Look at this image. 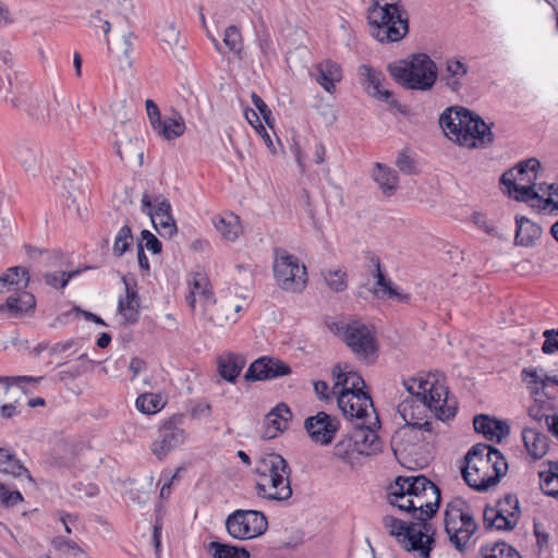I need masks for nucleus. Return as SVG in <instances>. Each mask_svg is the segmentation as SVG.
I'll return each mask as SVG.
<instances>
[{"label":"nucleus","instance_id":"nucleus-1","mask_svg":"<svg viewBox=\"0 0 558 558\" xmlns=\"http://www.w3.org/2000/svg\"><path fill=\"white\" fill-rule=\"evenodd\" d=\"M423 391L408 397L398 405V413L405 422L399 433L403 436L414 430L433 433V423L427 420L434 413L437 420L447 422L456 416L457 405L448 404V388L437 381H418Z\"/></svg>","mask_w":558,"mask_h":558},{"label":"nucleus","instance_id":"nucleus-2","mask_svg":"<svg viewBox=\"0 0 558 558\" xmlns=\"http://www.w3.org/2000/svg\"><path fill=\"white\" fill-rule=\"evenodd\" d=\"M439 124L447 136L460 146L486 148L495 140L492 124L464 107L447 108L439 117Z\"/></svg>","mask_w":558,"mask_h":558},{"label":"nucleus","instance_id":"nucleus-3","mask_svg":"<svg viewBox=\"0 0 558 558\" xmlns=\"http://www.w3.org/2000/svg\"><path fill=\"white\" fill-rule=\"evenodd\" d=\"M366 20L369 35L380 44L398 43L410 31L409 13L401 0H372Z\"/></svg>","mask_w":558,"mask_h":558},{"label":"nucleus","instance_id":"nucleus-4","mask_svg":"<svg viewBox=\"0 0 558 558\" xmlns=\"http://www.w3.org/2000/svg\"><path fill=\"white\" fill-rule=\"evenodd\" d=\"M255 473L259 477L255 485L259 498L281 502L292 497L291 468L281 454L271 452L260 457Z\"/></svg>","mask_w":558,"mask_h":558},{"label":"nucleus","instance_id":"nucleus-5","mask_svg":"<svg viewBox=\"0 0 558 558\" xmlns=\"http://www.w3.org/2000/svg\"><path fill=\"white\" fill-rule=\"evenodd\" d=\"M387 69L397 84L410 90H429L437 81V65L426 53L389 63Z\"/></svg>","mask_w":558,"mask_h":558},{"label":"nucleus","instance_id":"nucleus-6","mask_svg":"<svg viewBox=\"0 0 558 558\" xmlns=\"http://www.w3.org/2000/svg\"><path fill=\"white\" fill-rule=\"evenodd\" d=\"M274 277L277 286L292 293H301L307 284V271L299 257L283 248L275 250L272 265Z\"/></svg>","mask_w":558,"mask_h":558},{"label":"nucleus","instance_id":"nucleus-7","mask_svg":"<svg viewBox=\"0 0 558 558\" xmlns=\"http://www.w3.org/2000/svg\"><path fill=\"white\" fill-rule=\"evenodd\" d=\"M225 524L228 534L239 541L262 536L268 529L267 517L258 510L236 509L227 517Z\"/></svg>","mask_w":558,"mask_h":558},{"label":"nucleus","instance_id":"nucleus-8","mask_svg":"<svg viewBox=\"0 0 558 558\" xmlns=\"http://www.w3.org/2000/svg\"><path fill=\"white\" fill-rule=\"evenodd\" d=\"M12 97L8 98L13 108H22L28 118L35 122H46L49 117L48 102L45 97L33 95L27 82L13 83L10 75L7 76Z\"/></svg>","mask_w":558,"mask_h":558},{"label":"nucleus","instance_id":"nucleus-9","mask_svg":"<svg viewBox=\"0 0 558 558\" xmlns=\"http://www.w3.org/2000/svg\"><path fill=\"white\" fill-rule=\"evenodd\" d=\"M142 211L150 217L157 232L162 238H171L178 232L175 220L172 216L170 202L162 195H157L153 199L147 192L142 195Z\"/></svg>","mask_w":558,"mask_h":558},{"label":"nucleus","instance_id":"nucleus-10","mask_svg":"<svg viewBox=\"0 0 558 558\" xmlns=\"http://www.w3.org/2000/svg\"><path fill=\"white\" fill-rule=\"evenodd\" d=\"M344 343L359 356H369L378 351L375 333L359 320L347 323Z\"/></svg>","mask_w":558,"mask_h":558},{"label":"nucleus","instance_id":"nucleus-11","mask_svg":"<svg viewBox=\"0 0 558 558\" xmlns=\"http://www.w3.org/2000/svg\"><path fill=\"white\" fill-rule=\"evenodd\" d=\"M380 428L378 415H375V422L366 425L365 421L357 423L351 429V434L355 441V450L357 456H373L383 451V440L377 434Z\"/></svg>","mask_w":558,"mask_h":558},{"label":"nucleus","instance_id":"nucleus-12","mask_svg":"<svg viewBox=\"0 0 558 558\" xmlns=\"http://www.w3.org/2000/svg\"><path fill=\"white\" fill-rule=\"evenodd\" d=\"M304 428L312 441L323 446L330 445L340 428L337 417L320 411L305 418Z\"/></svg>","mask_w":558,"mask_h":558},{"label":"nucleus","instance_id":"nucleus-13","mask_svg":"<svg viewBox=\"0 0 558 558\" xmlns=\"http://www.w3.org/2000/svg\"><path fill=\"white\" fill-rule=\"evenodd\" d=\"M465 509H470L469 502L462 497H454L446 505L444 512L445 532L448 535L449 542L461 554L466 551L465 539H461L459 535V523Z\"/></svg>","mask_w":558,"mask_h":558},{"label":"nucleus","instance_id":"nucleus-14","mask_svg":"<svg viewBox=\"0 0 558 558\" xmlns=\"http://www.w3.org/2000/svg\"><path fill=\"white\" fill-rule=\"evenodd\" d=\"M289 364L268 356H262L250 364L244 374L246 381L269 380L291 374Z\"/></svg>","mask_w":558,"mask_h":558},{"label":"nucleus","instance_id":"nucleus-15","mask_svg":"<svg viewBox=\"0 0 558 558\" xmlns=\"http://www.w3.org/2000/svg\"><path fill=\"white\" fill-rule=\"evenodd\" d=\"M338 407L343 416L349 421L359 420L363 422L368 416V409L376 414L372 397L368 392L338 393Z\"/></svg>","mask_w":558,"mask_h":558},{"label":"nucleus","instance_id":"nucleus-16","mask_svg":"<svg viewBox=\"0 0 558 558\" xmlns=\"http://www.w3.org/2000/svg\"><path fill=\"white\" fill-rule=\"evenodd\" d=\"M184 439L185 432L177 426L174 418H170L159 428V435L151 445V451L161 460L170 451L183 444Z\"/></svg>","mask_w":558,"mask_h":558},{"label":"nucleus","instance_id":"nucleus-17","mask_svg":"<svg viewBox=\"0 0 558 558\" xmlns=\"http://www.w3.org/2000/svg\"><path fill=\"white\" fill-rule=\"evenodd\" d=\"M359 73L363 77V84L368 95L389 104L391 107H398V100L393 97V93L383 89L384 74L374 70L372 66L362 64Z\"/></svg>","mask_w":558,"mask_h":558},{"label":"nucleus","instance_id":"nucleus-18","mask_svg":"<svg viewBox=\"0 0 558 558\" xmlns=\"http://www.w3.org/2000/svg\"><path fill=\"white\" fill-rule=\"evenodd\" d=\"M515 506V511L512 512V515L510 517L506 515L502 510H496L492 506L487 505L484 508L483 512V525L486 531L490 530H497L502 532H510L512 531L521 515V509L520 506H517V504H513Z\"/></svg>","mask_w":558,"mask_h":558},{"label":"nucleus","instance_id":"nucleus-19","mask_svg":"<svg viewBox=\"0 0 558 558\" xmlns=\"http://www.w3.org/2000/svg\"><path fill=\"white\" fill-rule=\"evenodd\" d=\"M11 155L17 160L25 171H35L39 167L40 149L31 140L17 138L11 147Z\"/></svg>","mask_w":558,"mask_h":558},{"label":"nucleus","instance_id":"nucleus-20","mask_svg":"<svg viewBox=\"0 0 558 558\" xmlns=\"http://www.w3.org/2000/svg\"><path fill=\"white\" fill-rule=\"evenodd\" d=\"M408 532L404 538L399 539L405 551H417L422 558H430V554L435 547V538L429 535L425 539V532H417L416 524L409 522Z\"/></svg>","mask_w":558,"mask_h":558},{"label":"nucleus","instance_id":"nucleus-21","mask_svg":"<svg viewBox=\"0 0 558 558\" xmlns=\"http://www.w3.org/2000/svg\"><path fill=\"white\" fill-rule=\"evenodd\" d=\"M514 243L520 246H533L535 241L542 235V228L531 221L527 217L517 214Z\"/></svg>","mask_w":558,"mask_h":558},{"label":"nucleus","instance_id":"nucleus-22","mask_svg":"<svg viewBox=\"0 0 558 558\" xmlns=\"http://www.w3.org/2000/svg\"><path fill=\"white\" fill-rule=\"evenodd\" d=\"M469 73V66L462 58H449L446 61L445 72L441 74V82L452 92L459 93L462 88L461 78Z\"/></svg>","mask_w":558,"mask_h":558},{"label":"nucleus","instance_id":"nucleus-23","mask_svg":"<svg viewBox=\"0 0 558 558\" xmlns=\"http://www.w3.org/2000/svg\"><path fill=\"white\" fill-rule=\"evenodd\" d=\"M35 307L34 294L22 291L16 295H10L4 303L0 304V313L9 312L13 317H21L33 312Z\"/></svg>","mask_w":558,"mask_h":558},{"label":"nucleus","instance_id":"nucleus-24","mask_svg":"<svg viewBox=\"0 0 558 558\" xmlns=\"http://www.w3.org/2000/svg\"><path fill=\"white\" fill-rule=\"evenodd\" d=\"M522 439L527 453L534 459H542L549 449L548 437L541 430L533 427H525L522 430Z\"/></svg>","mask_w":558,"mask_h":558},{"label":"nucleus","instance_id":"nucleus-25","mask_svg":"<svg viewBox=\"0 0 558 558\" xmlns=\"http://www.w3.org/2000/svg\"><path fill=\"white\" fill-rule=\"evenodd\" d=\"M486 456L488 457L489 463H492L494 474H489V477L478 482L476 487L477 492H487L490 487L497 485L508 470L507 460L499 449L490 448V453Z\"/></svg>","mask_w":558,"mask_h":558},{"label":"nucleus","instance_id":"nucleus-26","mask_svg":"<svg viewBox=\"0 0 558 558\" xmlns=\"http://www.w3.org/2000/svg\"><path fill=\"white\" fill-rule=\"evenodd\" d=\"M332 375L336 377L335 388L341 386L339 393H360L365 392V381L363 377L353 371L342 372L339 364L332 368Z\"/></svg>","mask_w":558,"mask_h":558},{"label":"nucleus","instance_id":"nucleus-27","mask_svg":"<svg viewBox=\"0 0 558 558\" xmlns=\"http://www.w3.org/2000/svg\"><path fill=\"white\" fill-rule=\"evenodd\" d=\"M123 282L125 284V300L120 299L118 302V311L124 318V324L134 325L140 319L138 313V293L136 290L132 289L130 284L126 282L125 278H123Z\"/></svg>","mask_w":558,"mask_h":558},{"label":"nucleus","instance_id":"nucleus-28","mask_svg":"<svg viewBox=\"0 0 558 558\" xmlns=\"http://www.w3.org/2000/svg\"><path fill=\"white\" fill-rule=\"evenodd\" d=\"M372 177L374 181L378 184L384 195L390 197L396 193L398 189L399 178L393 169L389 168L384 163L376 162L374 166Z\"/></svg>","mask_w":558,"mask_h":558},{"label":"nucleus","instance_id":"nucleus-29","mask_svg":"<svg viewBox=\"0 0 558 558\" xmlns=\"http://www.w3.org/2000/svg\"><path fill=\"white\" fill-rule=\"evenodd\" d=\"M342 78L341 66L331 60L322 62L317 68L316 81L328 93L335 90V84Z\"/></svg>","mask_w":558,"mask_h":558},{"label":"nucleus","instance_id":"nucleus-30","mask_svg":"<svg viewBox=\"0 0 558 558\" xmlns=\"http://www.w3.org/2000/svg\"><path fill=\"white\" fill-rule=\"evenodd\" d=\"M244 366L245 359L239 354L229 353L218 359L219 375L228 383H235Z\"/></svg>","mask_w":558,"mask_h":558},{"label":"nucleus","instance_id":"nucleus-31","mask_svg":"<svg viewBox=\"0 0 558 558\" xmlns=\"http://www.w3.org/2000/svg\"><path fill=\"white\" fill-rule=\"evenodd\" d=\"M0 473L20 477L25 475L28 481L34 482L29 471L9 449L0 447Z\"/></svg>","mask_w":558,"mask_h":558},{"label":"nucleus","instance_id":"nucleus-32","mask_svg":"<svg viewBox=\"0 0 558 558\" xmlns=\"http://www.w3.org/2000/svg\"><path fill=\"white\" fill-rule=\"evenodd\" d=\"M477 558H522V556L505 541H497L483 544L478 549Z\"/></svg>","mask_w":558,"mask_h":558},{"label":"nucleus","instance_id":"nucleus-33","mask_svg":"<svg viewBox=\"0 0 558 558\" xmlns=\"http://www.w3.org/2000/svg\"><path fill=\"white\" fill-rule=\"evenodd\" d=\"M291 420L292 412L287 403L280 402L274 407L266 415V423L268 427H272L275 429V433L268 437L272 438L278 432L282 433L286 430L288 428V423Z\"/></svg>","mask_w":558,"mask_h":558},{"label":"nucleus","instance_id":"nucleus-34","mask_svg":"<svg viewBox=\"0 0 558 558\" xmlns=\"http://www.w3.org/2000/svg\"><path fill=\"white\" fill-rule=\"evenodd\" d=\"M207 551L211 555V558H251L250 551L244 546L220 541H211L207 545Z\"/></svg>","mask_w":558,"mask_h":558},{"label":"nucleus","instance_id":"nucleus-35","mask_svg":"<svg viewBox=\"0 0 558 558\" xmlns=\"http://www.w3.org/2000/svg\"><path fill=\"white\" fill-rule=\"evenodd\" d=\"M333 456L351 466L354 465V459L357 457V450H355V441L351 430L344 434L333 446Z\"/></svg>","mask_w":558,"mask_h":558},{"label":"nucleus","instance_id":"nucleus-36","mask_svg":"<svg viewBox=\"0 0 558 558\" xmlns=\"http://www.w3.org/2000/svg\"><path fill=\"white\" fill-rule=\"evenodd\" d=\"M20 278L24 279V288L29 282V272L27 268L22 266H13L8 268L3 274L0 275V293L9 291L14 284H19Z\"/></svg>","mask_w":558,"mask_h":558},{"label":"nucleus","instance_id":"nucleus-37","mask_svg":"<svg viewBox=\"0 0 558 558\" xmlns=\"http://www.w3.org/2000/svg\"><path fill=\"white\" fill-rule=\"evenodd\" d=\"M533 397L534 403L529 407V416L535 420L536 422L544 421L547 426L548 421H550L556 415V413H554V407L548 400H543V396Z\"/></svg>","mask_w":558,"mask_h":558},{"label":"nucleus","instance_id":"nucleus-38","mask_svg":"<svg viewBox=\"0 0 558 558\" xmlns=\"http://www.w3.org/2000/svg\"><path fill=\"white\" fill-rule=\"evenodd\" d=\"M490 448L495 447L487 444H476L472 446L464 457L468 468L476 469L475 466H489V460L486 454L490 453Z\"/></svg>","mask_w":558,"mask_h":558},{"label":"nucleus","instance_id":"nucleus-39","mask_svg":"<svg viewBox=\"0 0 558 558\" xmlns=\"http://www.w3.org/2000/svg\"><path fill=\"white\" fill-rule=\"evenodd\" d=\"M154 130L158 132L166 140H174L181 136L185 131L183 119L179 116L178 119L161 120L160 125H155Z\"/></svg>","mask_w":558,"mask_h":558},{"label":"nucleus","instance_id":"nucleus-40","mask_svg":"<svg viewBox=\"0 0 558 558\" xmlns=\"http://www.w3.org/2000/svg\"><path fill=\"white\" fill-rule=\"evenodd\" d=\"M135 405L144 414H155L163 408L165 403L160 395L145 392L136 398Z\"/></svg>","mask_w":558,"mask_h":558},{"label":"nucleus","instance_id":"nucleus-41","mask_svg":"<svg viewBox=\"0 0 558 558\" xmlns=\"http://www.w3.org/2000/svg\"><path fill=\"white\" fill-rule=\"evenodd\" d=\"M223 44L239 59L243 58V37L235 25H230L225 29Z\"/></svg>","mask_w":558,"mask_h":558},{"label":"nucleus","instance_id":"nucleus-42","mask_svg":"<svg viewBox=\"0 0 558 558\" xmlns=\"http://www.w3.org/2000/svg\"><path fill=\"white\" fill-rule=\"evenodd\" d=\"M405 478L408 480V483H405V485L407 492L409 493V497L418 498L423 496L427 489L433 490V485H436L423 474L405 476Z\"/></svg>","mask_w":558,"mask_h":558},{"label":"nucleus","instance_id":"nucleus-43","mask_svg":"<svg viewBox=\"0 0 558 558\" xmlns=\"http://www.w3.org/2000/svg\"><path fill=\"white\" fill-rule=\"evenodd\" d=\"M94 267L92 266H86L84 268H77L75 270H72V271H62L61 274L59 272H47L45 275V281L48 286H51L53 288H59V289H63L66 287V284L69 283V281L81 275L84 270H87V269H93Z\"/></svg>","mask_w":558,"mask_h":558},{"label":"nucleus","instance_id":"nucleus-44","mask_svg":"<svg viewBox=\"0 0 558 558\" xmlns=\"http://www.w3.org/2000/svg\"><path fill=\"white\" fill-rule=\"evenodd\" d=\"M133 243V234L129 225H124L118 231L113 243V255L121 257Z\"/></svg>","mask_w":558,"mask_h":558},{"label":"nucleus","instance_id":"nucleus-45","mask_svg":"<svg viewBox=\"0 0 558 558\" xmlns=\"http://www.w3.org/2000/svg\"><path fill=\"white\" fill-rule=\"evenodd\" d=\"M259 27L255 26V41L264 57H268L272 52L271 35L265 25L263 17H259Z\"/></svg>","mask_w":558,"mask_h":558},{"label":"nucleus","instance_id":"nucleus-46","mask_svg":"<svg viewBox=\"0 0 558 558\" xmlns=\"http://www.w3.org/2000/svg\"><path fill=\"white\" fill-rule=\"evenodd\" d=\"M459 527L460 538L465 539V546L468 547L469 541L478 530V524L470 509L463 510Z\"/></svg>","mask_w":558,"mask_h":558},{"label":"nucleus","instance_id":"nucleus-47","mask_svg":"<svg viewBox=\"0 0 558 558\" xmlns=\"http://www.w3.org/2000/svg\"><path fill=\"white\" fill-rule=\"evenodd\" d=\"M383 525L388 531V534L396 537L398 541L404 538V534L408 532L409 522L400 520L393 515L383 517Z\"/></svg>","mask_w":558,"mask_h":558},{"label":"nucleus","instance_id":"nucleus-48","mask_svg":"<svg viewBox=\"0 0 558 558\" xmlns=\"http://www.w3.org/2000/svg\"><path fill=\"white\" fill-rule=\"evenodd\" d=\"M327 286L335 292H342L348 288V275L345 271L328 270L323 272Z\"/></svg>","mask_w":558,"mask_h":558},{"label":"nucleus","instance_id":"nucleus-49","mask_svg":"<svg viewBox=\"0 0 558 558\" xmlns=\"http://www.w3.org/2000/svg\"><path fill=\"white\" fill-rule=\"evenodd\" d=\"M71 316H83L86 320L93 322L96 325L107 326L106 322L100 316L92 312L82 310L78 306H74L70 311L61 313L60 315H58L57 320L60 322L61 324H66Z\"/></svg>","mask_w":558,"mask_h":558},{"label":"nucleus","instance_id":"nucleus-50","mask_svg":"<svg viewBox=\"0 0 558 558\" xmlns=\"http://www.w3.org/2000/svg\"><path fill=\"white\" fill-rule=\"evenodd\" d=\"M538 476L543 493L558 499V473L553 471H541Z\"/></svg>","mask_w":558,"mask_h":558},{"label":"nucleus","instance_id":"nucleus-51","mask_svg":"<svg viewBox=\"0 0 558 558\" xmlns=\"http://www.w3.org/2000/svg\"><path fill=\"white\" fill-rule=\"evenodd\" d=\"M432 493L435 496L434 501H427L416 507L417 515H422L426 519H433L436 515L441 502V490L437 485H433Z\"/></svg>","mask_w":558,"mask_h":558},{"label":"nucleus","instance_id":"nucleus-52","mask_svg":"<svg viewBox=\"0 0 558 558\" xmlns=\"http://www.w3.org/2000/svg\"><path fill=\"white\" fill-rule=\"evenodd\" d=\"M405 483H408L405 476L399 475L393 483L390 484L387 497L390 505L397 504L398 500H403L409 496Z\"/></svg>","mask_w":558,"mask_h":558},{"label":"nucleus","instance_id":"nucleus-53","mask_svg":"<svg viewBox=\"0 0 558 558\" xmlns=\"http://www.w3.org/2000/svg\"><path fill=\"white\" fill-rule=\"evenodd\" d=\"M476 469H469L468 464L462 468V477L466 485L472 489L477 492V484L482 480L489 477V474L482 472L484 469H488V466H475Z\"/></svg>","mask_w":558,"mask_h":558},{"label":"nucleus","instance_id":"nucleus-54","mask_svg":"<svg viewBox=\"0 0 558 558\" xmlns=\"http://www.w3.org/2000/svg\"><path fill=\"white\" fill-rule=\"evenodd\" d=\"M511 197L518 202L524 203L530 201H537L542 205V196L534 190V184L515 185Z\"/></svg>","mask_w":558,"mask_h":558},{"label":"nucleus","instance_id":"nucleus-55","mask_svg":"<svg viewBox=\"0 0 558 558\" xmlns=\"http://www.w3.org/2000/svg\"><path fill=\"white\" fill-rule=\"evenodd\" d=\"M493 417L487 414H477L473 418L474 430L478 434H482L486 439L493 440Z\"/></svg>","mask_w":558,"mask_h":558},{"label":"nucleus","instance_id":"nucleus-56","mask_svg":"<svg viewBox=\"0 0 558 558\" xmlns=\"http://www.w3.org/2000/svg\"><path fill=\"white\" fill-rule=\"evenodd\" d=\"M24 501L20 490H10L5 484L0 485V504L3 508H11Z\"/></svg>","mask_w":558,"mask_h":558},{"label":"nucleus","instance_id":"nucleus-57","mask_svg":"<svg viewBox=\"0 0 558 558\" xmlns=\"http://www.w3.org/2000/svg\"><path fill=\"white\" fill-rule=\"evenodd\" d=\"M51 546L59 551H71L74 556L83 554V549L72 539L64 536H56L51 539Z\"/></svg>","mask_w":558,"mask_h":558},{"label":"nucleus","instance_id":"nucleus-58","mask_svg":"<svg viewBox=\"0 0 558 558\" xmlns=\"http://www.w3.org/2000/svg\"><path fill=\"white\" fill-rule=\"evenodd\" d=\"M214 225L225 239L234 241L238 238L239 228L231 221H227L225 218H215Z\"/></svg>","mask_w":558,"mask_h":558},{"label":"nucleus","instance_id":"nucleus-59","mask_svg":"<svg viewBox=\"0 0 558 558\" xmlns=\"http://www.w3.org/2000/svg\"><path fill=\"white\" fill-rule=\"evenodd\" d=\"M251 98H252L253 105L257 109L258 113L260 114V117L263 118L265 123L269 128H274L275 118L272 116L270 108L267 106V104L256 93H252Z\"/></svg>","mask_w":558,"mask_h":558},{"label":"nucleus","instance_id":"nucleus-60","mask_svg":"<svg viewBox=\"0 0 558 558\" xmlns=\"http://www.w3.org/2000/svg\"><path fill=\"white\" fill-rule=\"evenodd\" d=\"M40 379V377L33 376H0V384H4V391L8 392L12 384L24 390L26 384H37Z\"/></svg>","mask_w":558,"mask_h":558},{"label":"nucleus","instance_id":"nucleus-61","mask_svg":"<svg viewBox=\"0 0 558 558\" xmlns=\"http://www.w3.org/2000/svg\"><path fill=\"white\" fill-rule=\"evenodd\" d=\"M543 336L545 340L542 344V351L545 354L558 352V328L547 329L543 332Z\"/></svg>","mask_w":558,"mask_h":558},{"label":"nucleus","instance_id":"nucleus-62","mask_svg":"<svg viewBox=\"0 0 558 558\" xmlns=\"http://www.w3.org/2000/svg\"><path fill=\"white\" fill-rule=\"evenodd\" d=\"M396 166L398 169L404 174H415L416 173V165L412 157H410L407 151H400L398 154Z\"/></svg>","mask_w":558,"mask_h":558},{"label":"nucleus","instance_id":"nucleus-63","mask_svg":"<svg viewBox=\"0 0 558 558\" xmlns=\"http://www.w3.org/2000/svg\"><path fill=\"white\" fill-rule=\"evenodd\" d=\"M372 276L376 278V287H378L388 298H392V295L396 294V287L392 286L391 280L383 269H377V272Z\"/></svg>","mask_w":558,"mask_h":558},{"label":"nucleus","instance_id":"nucleus-64","mask_svg":"<svg viewBox=\"0 0 558 558\" xmlns=\"http://www.w3.org/2000/svg\"><path fill=\"white\" fill-rule=\"evenodd\" d=\"M142 240L145 241L144 250H148L153 254H159L162 251V243L160 240L151 233L149 230H143L141 232Z\"/></svg>","mask_w":558,"mask_h":558}]
</instances>
